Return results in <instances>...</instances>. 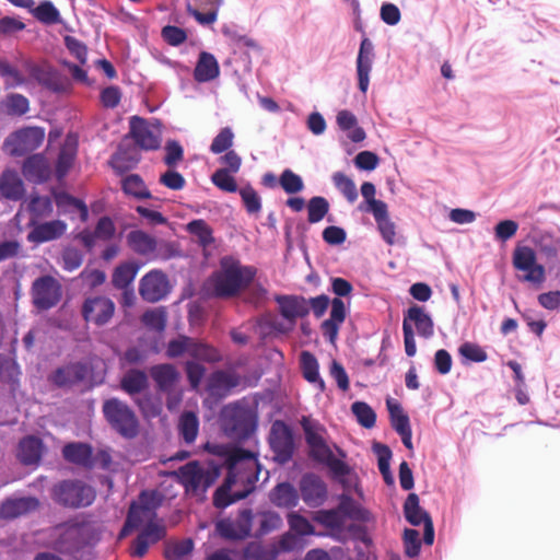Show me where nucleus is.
Returning <instances> with one entry per match:
<instances>
[{"label": "nucleus", "mask_w": 560, "mask_h": 560, "mask_svg": "<svg viewBox=\"0 0 560 560\" xmlns=\"http://www.w3.org/2000/svg\"><path fill=\"white\" fill-rule=\"evenodd\" d=\"M178 435L186 444H192L198 435L199 419L196 413L185 411L178 420Z\"/></svg>", "instance_id": "46"}, {"label": "nucleus", "mask_w": 560, "mask_h": 560, "mask_svg": "<svg viewBox=\"0 0 560 560\" xmlns=\"http://www.w3.org/2000/svg\"><path fill=\"white\" fill-rule=\"evenodd\" d=\"M162 504V495L158 491H142L138 502H132L129 509H136L143 518L155 516V510Z\"/></svg>", "instance_id": "44"}, {"label": "nucleus", "mask_w": 560, "mask_h": 560, "mask_svg": "<svg viewBox=\"0 0 560 560\" xmlns=\"http://www.w3.org/2000/svg\"><path fill=\"white\" fill-rule=\"evenodd\" d=\"M300 499L310 508L322 506L328 498L326 482L315 472H305L299 481Z\"/></svg>", "instance_id": "17"}, {"label": "nucleus", "mask_w": 560, "mask_h": 560, "mask_svg": "<svg viewBox=\"0 0 560 560\" xmlns=\"http://www.w3.org/2000/svg\"><path fill=\"white\" fill-rule=\"evenodd\" d=\"M39 506L36 497H7L0 503V518L11 521L26 515Z\"/></svg>", "instance_id": "24"}, {"label": "nucleus", "mask_w": 560, "mask_h": 560, "mask_svg": "<svg viewBox=\"0 0 560 560\" xmlns=\"http://www.w3.org/2000/svg\"><path fill=\"white\" fill-rule=\"evenodd\" d=\"M386 407L389 413L390 425L397 434L411 430L409 416L404 411L398 400L388 397L386 399Z\"/></svg>", "instance_id": "43"}, {"label": "nucleus", "mask_w": 560, "mask_h": 560, "mask_svg": "<svg viewBox=\"0 0 560 560\" xmlns=\"http://www.w3.org/2000/svg\"><path fill=\"white\" fill-rule=\"evenodd\" d=\"M103 416L109 427L121 438L132 440L140 432V422L135 410L117 397L104 400Z\"/></svg>", "instance_id": "7"}, {"label": "nucleus", "mask_w": 560, "mask_h": 560, "mask_svg": "<svg viewBox=\"0 0 560 560\" xmlns=\"http://www.w3.org/2000/svg\"><path fill=\"white\" fill-rule=\"evenodd\" d=\"M127 245L138 255H149L156 249V238L143 230H132L126 236Z\"/></svg>", "instance_id": "40"}, {"label": "nucleus", "mask_w": 560, "mask_h": 560, "mask_svg": "<svg viewBox=\"0 0 560 560\" xmlns=\"http://www.w3.org/2000/svg\"><path fill=\"white\" fill-rule=\"evenodd\" d=\"M186 231L196 238L199 247L206 249L214 244L213 229L203 219H192L186 224Z\"/></svg>", "instance_id": "42"}, {"label": "nucleus", "mask_w": 560, "mask_h": 560, "mask_svg": "<svg viewBox=\"0 0 560 560\" xmlns=\"http://www.w3.org/2000/svg\"><path fill=\"white\" fill-rule=\"evenodd\" d=\"M67 223L60 219L36 223L27 235V240L35 244H43L60 238L67 231Z\"/></svg>", "instance_id": "28"}, {"label": "nucleus", "mask_w": 560, "mask_h": 560, "mask_svg": "<svg viewBox=\"0 0 560 560\" xmlns=\"http://www.w3.org/2000/svg\"><path fill=\"white\" fill-rule=\"evenodd\" d=\"M128 138L132 139L136 145L143 151H155L161 147V135L154 133L145 118L138 115L129 118Z\"/></svg>", "instance_id": "19"}, {"label": "nucleus", "mask_w": 560, "mask_h": 560, "mask_svg": "<svg viewBox=\"0 0 560 560\" xmlns=\"http://www.w3.org/2000/svg\"><path fill=\"white\" fill-rule=\"evenodd\" d=\"M45 139V129L27 126L10 133L3 141V148L10 156L20 158L38 149Z\"/></svg>", "instance_id": "11"}, {"label": "nucleus", "mask_w": 560, "mask_h": 560, "mask_svg": "<svg viewBox=\"0 0 560 560\" xmlns=\"http://www.w3.org/2000/svg\"><path fill=\"white\" fill-rule=\"evenodd\" d=\"M376 222L377 231L387 245L395 244L396 224L389 218L388 206L371 213Z\"/></svg>", "instance_id": "45"}, {"label": "nucleus", "mask_w": 560, "mask_h": 560, "mask_svg": "<svg viewBox=\"0 0 560 560\" xmlns=\"http://www.w3.org/2000/svg\"><path fill=\"white\" fill-rule=\"evenodd\" d=\"M237 192L248 214H255L261 210V198L250 184L240 188Z\"/></svg>", "instance_id": "64"}, {"label": "nucleus", "mask_w": 560, "mask_h": 560, "mask_svg": "<svg viewBox=\"0 0 560 560\" xmlns=\"http://www.w3.org/2000/svg\"><path fill=\"white\" fill-rule=\"evenodd\" d=\"M140 162V156L129 148L119 144L117 151L110 156L109 165L117 175H124L135 168Z\"/></svg>", "instance_id": "39"}, {"label": "nucleus", "mask_w": 560, "mask_h": 560, "mask_svg": "<svg viewBox=\"0 0 560 560\" xmlns=\"http://www.w3.org/2000/svg\"><path fill=\"white\" fill-rule=\"evenodd\" d=\"M26 189L23 179L12 168L4 170L0 175V195L11 201H20L25 198Z\"/></svg>", "instance_id": "30"}, {"label": "nucleus", "mask_w": 560, "mask_h": 560, "mask_svg": "<svg viewBox=\"0 0 560 560\" xmlns=\"http://www.w3.org/2000/svg\"><path fill=\"white\" fill-rule=\"evenodd\" d=\"M142 264L137 260H128L119 264L113 271L112 283L118 290H125L136 279Z\"/></svg>", "instance_id": "36"}, {"label": "nucleus", "mask_w": 560, "mask_h": 560, "mask_svg": "<svg viewBox=\"0 0 560 560\" xmlns=\"http://www.w3.org/2000/svg\"><path fill=\"white\" fill-rule=\"evenodd\" d=\"M532 242L550 272L560 273V237L549 231L534 233Z\"/></svg>", "instance_id": "16"}, {"label": "nucleus", "mask_w": 560, "mask_h": 560, "mask_svg": "<svg viewBox=\"0 0 560 560\" xmlns=\"http://www.w3.org/2000/svg\"><path fill=\"white\" fill-rule=\"evenodd\" d=\"M402 323H413L419 336L425 339L431 338L434 334L432 316L421 305H410L404 314Z\"/></svg>", "instance_id": "31"}, {"label": "nucleus", "mask_w": 560, "mask_h": 560, "mask_svg": "<svg viewBox=\"0 0 560 560\" xmlns=\"http://www.w3.org/2000/svg\"><path fill=\"white\" fill-rule=\"evenodd\" d=\"M45 451L46 445L40 438L26 435L19 442L16 457L25 466L38 465Z\"/></svg>", "instance_id": "27"}, {"label": "nucleus", "mask_w": 560, "mask_h": 560, "mask_svg": "<svg viewBox=\"0 0 560 560\" xmlns=\"http://www.w3.org/2000/svg\"><path fill=\"white\" fill-rule=\"evenodd\" d=\"M174 476L187 495L202 501L206 499L208 489L220 477V469L213 463L203 464L199 460H190L175 470Z\"/></svg>", "instance_id": "3"}, {"label": "nucleus", "mask_w": 560, "mask_h": 560, "mask_svg": "<svg viewBox=\"0 0 560 560\" xmlns=\"http://www.w3.org/2000/svg\"><path fill=\"white\" fill-rule=\"evenodd\" d=\"M138 291L142 300L156 303L171 292L170 280L161 269H152L140 279Z\"/></svg>", "instance_id": "15"}, {"label": "nucleus", "mask_w": 560, "mask_h": 560, "mask_svg": "<svg viewBox=\"0 0 560 560\" xmlns=\"http://www.w3.org/2000/svg\"><path fill=\"white\" fill-rule=\"evenodd\" d=\"M185 354L203 358L207 360V363H218L221 361L220 352L203 340L179 334L167 341L165 346L167 359H178Z\"/></svg>", "instance_id": "9"}, {"label": "nucleus", "mask_w": 560, "mask_h": 560, "mask_svg": "<svg viewBox=\"0 0 560 560\" xmlns=\"http://www.w3.org/2000/svg\"><path fill=\"white\" fill-rule=\"evenodd\" d=\"M62 457L66 462L92 469L95 466L93 447L90 443L73 441L66 443L61 448Z\"/></svg>", "instance_id": "25"}, {"label": "nucleus", "mask_w": 560, "mask_h": 560, "mask_svg": "<svg viewBox=\"0 0 560 560\" xmlns=\"http://www.w3.org/2000/svg\"><path fill=\"white\" fill-rule=\"evenodd\" d=\"M268 499L276 508L292 510L299 505L300 493L292 482L284 480L270 489Z\"/></svg>", "instance_id": "26"}, {"label": "nucleus", "mask_w": 560, "mask_h": 560, "mask_svg": "<svg viewBox=\"0 0 560 560\" xmlns=\"http://www.w3.org/2000/svg\"><path fill=\"white\" fill-rule=\"evenodd\" d=\"M149 375L155 392L166 396V408L170 411L176 410L183 399L180 371L173 363L164 362L151 365Z\"/></svg>", "instance_id": "6"}, {"label": "nucleus", "mask_w": 560, "mask_h": 560, "mask_svg": "<svg viewBox=\"0 0 560 560\" xmlns=\"http://www.w3.org/2000/svg\"><path fill=\"white\" fill-rule=\"evenodd\" d=\"M254 513L245 508L238 511L235 520L223 518L217 522V534L230 541H243L252 536Z\"/></svg>", "instance_id": "13"}, {"label": "nucleus", "mask_w": 560, "mask_h": 560, "mask_svg": "<svg viewBox=\"0 0 560 560\" xmlns=\"http://www.w3.org/2000/svg\"><path fill=\"white\" fill-rule=\"evenodd\" d=\"M5 107V114L9 116H23L30 110L28 98L20 93H9L1 102Z\"/></svg>", "instance_id": "54"}, {"label": "nucleus", "mask_w": 560, "mask_h": 560, "mask_svg": "<svg viewBox=\"0 0 560 560\" xmlns=\"http://www.w3.org/2000/svg\"><path fill=\"white\" fill-rule=\"evenodd\" d=\"M203 362H207V360L200 357H190V359L185 362L184 369L190 384L197 385L206 376L207 369L202 364Z\"/></svg>", "instance_id": "61"}, {"label": "nucleus", "mask_w": 560, "mask_h": 560, "mask_svg": "<svg viewBox=\"0 0 560 560\" xmlns=\"http://www.w3.org/2000/svg\"><path fill=\"white\" fill-rule=\"evenodd\" d=\"M21 369L15 360H10L5 355L0 354V378L8 383L12 388L20 384Z\"/></svg>", "instance_id": "57"}, {"label": "nucleus", "mask_w": 560, "mask_h": 560, "mask_svg": "<svg viewBox=\"0 0 560 560\" xmlns=\"http://www.w3.org/2000/svg\"><path fill=\"white\" fill-rule=\"evenodd\" d=\"M226 168H218L211 175L212 184L225 192H237L240 190L235 178Z\"/></svg>", "instance_id": "63"}, {"label": "nucleus", "mask_w": 560, "mask_h": 560, "mask_svg": "<svg viewBox=\"0 0 560 560\" xmlns=\"http://www.w3.org/2000/svg\"><path fill=\"white\" fill-rule=\"evenodd\" d=\"M316 522L326 529L325 533H318L317 536L329 537L338 542L346 541L347 522L338 505L334 509L319 511Z\"/></svg>", "instance_id": "22"}, {"label": "nucleus", "mask_w": 560, "mask_h": 560, "mask_svg": "<svg viewBox=\"0 0 560 560\" xmlns=\"http://www.w3.org/2000/svg\"><path fill=\"white\" fill-rule=\"evenodd\" d=\"M54 501L65 508L80 509L90 506L95 498V489L79 479H63L52 488Z\"/></svg>", "instance_id": "8"}, {"label": "nucleus", "mask_w": 560, "mask_h": 560, "mask_svg": "<svg viewBox=\"0 0 560 560\" xmlns=\"http://www.w3.org/2000/svg\"><path fill=\"white\" fill-rule=\"evenodd\" d=\"M196 4L207 12H201L198 8L192 5L189 1L186 3V12L192 16L195 21L201 26H210L218 20L219 10L223 4V0H194Z\"/></svg>", "instance_id": "32"}, {"label": "nucleus", "mask_w": 560, "mask_h": 560, "mask_svg": "<svg viewBox=\"0 0 560 560\" xmlns=\"http://www.w3.org/2000/svg\"><path fill=\"white\" fill-rule=\"evenodd\" d=\"M92 369L84 362L77 361L58 366L49 375V382L58 388H69L86 380Z\"/></svg>", "instance_id": "20"}, {"label": "nucleus", "mask_w": 560, "mask_h": 560, "mask_svg": "<svg viewBox=\"0 0 560 560\" xmlns=\"http://www.w3.org/2000/svg\"><path fill=\"white\" fill-rule=\"evenodd\" d=\"M351 412L357 422L365 429H372L376 423V412L363 400L353 401L351 404Z\"/></svg>", "instance_id": "53"}, {"label": "nucleus", "mask_w": 560, "mask_h": 560, "mask_svg": "<svg viewBox=\"0 0 560 560\" xmlns=\"http://www.w3.org/2000/svg\"><path fill=\"white\" fill-rule=\"evenodd\" d=\"M121 191L126 196L137 200L153 199L152 192L148 189L143 178L139 174H128L120 182Z\"/></svg>", "instance_id": "41"}, {"label": "nucleus", "mask_w": 560, "mask_h": 560, "mask_svg": "<svg viewBox=\"0 0 560 560\" xmlns=\"http://www.w3.org/2000/svg\"><path fill=\"white\" fill-rule=\"evenodd\" d=\"M402 512L405 520L412 526H420L432 520L430 513L420 505V499L415 492L407 495Z\"/></svg>", "instance_id": "35"}, {"label": "nucleus", "mask_w": 560, "mask_h": 560, "mask_svg": "<svg viewBox=\"0 0 560 560\" xmlns=\"http://www.w3.org/2000/svg\"><path fill=\"white\" fill-rule=\"evenodd\" d=\"M31 294L36 308L48 311L61 300V285L52 276H40L33 281Z\"/></svg>", "instance_id": "14"}, {"label": "nucleus", "mask_w": 560, "mask_h": 560, "mask_svg": "<svg viewBox=\"0 0 560 560\" xmlns=\"http://www.w3.org/2000/svg\"><path fill=\"white\" fill-rule=\"evenodd\" d=\"M360 192L363 200L359 203L358 210L361 212L371 214L387 206L385 201L375 198L376 187L372 182H363L360 187Z\"/></svg>", "instance_id": "48"}, {"label": "nucleus", "mask_w": 560, "mask_h": 560, "mask_svg": "<svg viewBox=\"0 0 560 560\" xmlns=\"http://www.w3.org/2000/svg\"><path fill=\"white\" fill-rule=\"evenodd\" d=\"M115 313V303L106 296L86 298L81 306V315L85 322L101 327L106 325Z\"/></svg>", "instance_id": "18"}, {"label": "nucleus", "mask_w": 560, "mask_h": 560, "mask_svg": "<svg viewBox=\"0 0 560 560\" xmlns=\"http://www.w3.org/2000/svg\"><path fill=\"white\" fill-rule=\"evenodd\" d=\"M22 69L28 74L30 80L37 82L54 93H63L66 85L57 68L48 61L36 62L25 58L21 62Z\"/></svg>", "instance_id": "12"}, {"label": "nucleus", "mask_w": 560, "mask_h": 560, "mask_svg": "<svg viewBox=\"0 0 560 560\" xmlns=\"http://www.w3.org/2000/svg\"><path fill=\"white\" fill-rule=\"evenodd\" d=\"M280 314L283 319L294 323L310 314L307 300L302 295H277Z\"/></svg>", "instance_id": "29"}, {"label": "nucleus", "mask_w": 560, "mask_h": 560, "mask_svg": "<svg viewBox=\"0 0 560 560\" xmlns=\"http://www.w3.org/2000/svg\"><path fill=\"white\" fill-rule=\"evenodd\" d=\"M165 154L163 156V163L168 167H177V165L184 160V148L180 142L176 139H168L164 145Z\"/></svg>", "instance_id": "62"}, {"label": "nucleus", "mask_w": 560, "mask_h": 560, "mask_svg": "<svg viewBox=\"0 0 560 560\" xmlns=\"http://www.w3.org/2000/svg\"><path fill=\"white\" fill-rule=\"evenodd\" d=\"M220 74V66L213 54L201 51L194 69V79L198 83H206L217 79Z\"/></svg>", "instance_id": "34"}, {"label": "nucleus", "mask_w": 560, "mask_h": 560, "mask_svg": "<svg viewBox=\"0 0 560 560\" xmlns=\"http://www.w3.org/2000/svg\"><path fill=\"white\" fill-rule=\"evenodd\" d=\"M221 271L211 276L210 284L213 294L219 298H230L238 294L256 277V268L243 266L232 256H225L220 261Z\"/></svg>", "instance_id": "2"}, {"label": "nucleus", "mask_w": 560, "mask_h": 560, "mask_svg": "<svg viewBox=\"0 0 560 560\" xmlns=\"http://www.w3.org/2000/svg\"><path fill=\"white\" fill-rule=\"evenodd\" d=\"M279 186L288 195H296L304 189L303 178L291 168H284L279 175Z\"/></svg>", "instance_id": "56"}, {"label": "nucleus", "mask_w": 560, "mask_h": 560, "mask_svg": "<svg viewBox=\"0 0 560 560\" xmlns=\"http://www.w3.org/2000/svg\"><path fill=\"white\" fill-rule=\"evenodd\" d=\"M32 15L45 25H55L61 22V15L57 7L50 0H40L33 5Z\"/></svg>", "instance_id": "49"}, {"label": "nucleus", "mask_w": 560, "mask_h": 560, "mask_svg": "<svg viewBox=\"0 0 560 560\" xmlns=\"http://www.w3.org/2000/svg\"><path fill=\"white\" fill-rule=\"evenodd\" d=\"M149 372L138 368H131L120 378V388L130 397L147 392L150 387Z\"/></svg>", "instance_id": "33"}, {"label": "nucleus", "mask_w": 560, "mask_h": 560, "mask_svg": "<svg viewBox=\"0 0 560 560\" xmlns=\"http://www.w3.org/2000/svg\"><path fill=\"white\" fill-rule=\"evenodd\" d=\"M267 440L275 463L285 465L292 460L296 451V435L290 423L281 419L275 420Z\"/></svg>", "instance_id": "10"}, {"label": "nucleus", "mask_w": 560, "mask_h": 560, "mask_svg": "<svg viewBox=\"0 0 560 560\" xmlns=\"http://www.w3.org/2000/svg\"><path fill=\"white\" fill-rule=\"evenodd\" d=\"M375 58L374 44L368 36L361 38L355 59L358 90L365 94L370 85V74Z\"/></svg>", "instance_id": "21"}, {"label": "nucleus", "mask_w": 560, "mask_h": 560, "mask_svg": "<svg viewBox=\"0 0 560 560\" xmlns=\"http://www.w3.org/2000/svg\"><path fill=\"white\" fill-rule=\"evenodd\" d=\"M142 324L151 330L163 332L167 324V314L164 307L160 306L153 310H148L141 317Z\"/></svg>", "instance_id": "55"}, {"label": "nucleus", "mask_w": 560, "mask_h": 560, "mask_svg": "<svg viewBox=\"0 0 560 560\" xmlns=\"http://www.w3.org/2000/svg\"><path fill=\"white\" fill-rule=\"evenodd\" d=\"M402 544L406 557L413 559L420 556L422 541L417 529L406 527L402 532Z\"/></svg>", "instance_id": "59"}, {"label": "nucleus", "mask_w": 560, "mask_h": 560, "mask_svg": "<svg viewBox=\"0 0 560 560\" xmlns=\"http://www.w3.org/2000/svg\"><path fill=\"white\" fill-rule=\"evenodd\" d=\"M538 262L537 252L527 245H516L512 253V266L515 270H525Z\"/></svg>", "instance_id": "51"}, {"label": "nucleus", "mask_w": 560, "mask_h": 560, "mask_svg": "<svg viewBox=\"0 0 560 560\" xmlns=\"http://www.w3.org/2000/svg\"><path fill=\"white\" fill-rule=\"evenodd\" d=\"M332 183L335 187L343 195L349 202L358 199V189L354 182L342 172L332 174Z\"/></svg>", "instance_id": "60"}, {"label": "nucleus", "mask_w": 560, "mask_h": 560, "mask_svg": "<svg viewBox=\"0 0 560 560\" xmlns=\"http://www.w3.org/2000/svg\"><path fill=\"white\" fill-rule=\"evenodd\" d=\"M307 220L315 224L322 221L329 211V202L323 196H314L307 201Z\"/></svg>", "instance_id": "58"}, {"label": "nucleus", "mask_w": 560, "mask_h": 560, "mask_svg": "<svg viewBox=\"0 0 560 560\" xmlns=\"http://www.w3.org/2000/svg\"><path fill=\"white\" fill-rule=\"evenodd\" d=\"M220 419L225 435L238 441L249 440L258 425L257 412L241 402L224 406L221 410Z\"/></svg>", "instance_id": "4"}, {"label": "nucleus", "mask_w": 560, "mask_h": 560, "mask_svg": "<svg viewBox=\"0 0 560 560\" xmlns=\"http://www.w3.org/2000/svg\"><path fill=\"white\" fill-rule=\"evenodd\" d=\"M257 517L258 526L255 530V537L257 538H261L271 532L279 529L283 524L280 514L272 510L258 512Z\"/></svg>", "instance_id": "50"}, {"label": "nucleus", "mask_w": 560, "mask_h": 560, "mask_svg": "<svg viewBox=\"0 0 560 560\" xmlns=\"http://www.w3.org/2000/svg\"><path fill=\"white\" fill-rule=\"evenodd\" d=\"M301 425L311 459L326 467L334 480L343 482L352 472V468L346 460V451L334 444L336 454L334 453L325 438L327 430L317 420L303 418Z\"/></svg>", "instance_id": "1"}, {"label": "nucleus", "mask_w": 560, "mask_h": 560, "mask_svg": "<svg viewBox=\"0 0 560 560\" xmlns=\"http://www.w3.org/2000/svg\"><path fill=\"white\" fill-rule=\"evenodd\" d=\"M78 151V143L74 142L72 147H63L59 151L55 161L54 171L57 179H63L72 168Z\"/></svg>", "instance_id": "47"}, {"label": "nucleus", "mask_w": 560, "mask_h": 560, "mask_svg": "<svg viewBox=\"0 0 560 560\" xmlns=\"http://www.w3.org/2000/svg\"><path fill=\"white\" fill-rule=\"evenodd\" d=\"M100 540L94 526L85 521H69L55 541V549L66 556H75L86 547H93Z\"/></svg>", "instance_id": "5"}, {"label": "nucleus", "mask_w": 560, "mask_h": 560, "mask_svg": "<svg viewBox=\"0 0 560 560\" xmlns=\"http://www.w3.org/2000/svg\"><path fill=\"white\" fill-rule=\"evenodd\" d=\"M22 175L30 183L42 185L51 177V167L43 153H34L26 156L21 166Z\"/></svg>", "instance_id": "23"}, {"label": "nucleus", "mask_w": 560, "mask_h": 560, "mask_svg": "<svg viewBox=\"0 0 560 560\" xmlns=\"http://www.w3.org/2000/svg\"><path fill=\"white\" fill-rule=\"evenodd\" d=\"M301 373L305 381L316 386L319 390L325 389V382L319 373L317 358L310 351H302L300 355Z\"/></svg>", "instance_id": "38"}, {"label": "nucleus", "mask_w": 560, "mask_h": 560, "mask_svg": "<svg viewBox=\"0 0 560 560\" xmlns=\"http://www.w3.org/2000/svg\"><path fill=\"white\" fill-rule=\"evenodd\" d=\"M27 211L34 218L47 217L54 211L52 200L48 196L32 192L27 198Z\"/></svg>", "instance_id": "52"}, {"label": "nucleus", "mask_w": 560, "mask_h": 560, "mask_svg": "<svg viewBox=\"0 0 560 560\" xmlns=\"http://www.w3.org/2000/svg\"><path fill=\"white\" fill-rule=\"evenodd\" d=\"M338 506L346 520L355 521L360 523H368L371 521V513L359 502H357L352 495L342 493L339 497Z\"/></svg>", "instance_id": "37"}]
</instances>
